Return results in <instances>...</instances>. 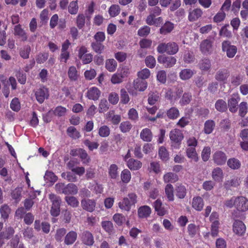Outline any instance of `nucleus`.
Wrapping results in <instances>:
<instances>
[{"label":"nucleus","instance_id":"nucleus-41","mask_svg":"<svg viewBox=\"0 0 248 248\" xmlns=\"http://www.w3.org/2000/svg\"><path fill=\"white\" fill-rule=\"evenodd\" d=\"M243 77L240 73H236L232 75L231 82L234 86H238L240 85L243 81Z\"/></svg>","mask_w":248,"mask_h":248},{"label":"nucleus","instance_id":"nucleus-11","mask_svg":"<svg viewBox=\"0 0 248 248\" xmlns=\"http://www.w3.org/2000/svg\"><path fill=\"white\" fill-rule=\"evenodd\" d=\"M159 63L163 64L165 67H173L176 63V59L172 56H165L160 55L157 58Z\"/></svg>","mask_w":248,"mask_h":248},{"label":"nucleus","instance_id":"nucleus-14","mask_svg":"<svg viewBox=\"0 0 248 248\" xmlns=\"http://www.w3.org/2000/svg\"><path fill=\"white\" fill-rule=\"evenodd\" d=\"M230 76V72L226 68L218 70L216 73L215 79L219 82L226 83Z\"/></svg>","mask_w":248,"mask_h":248},{"label":"nucleus","instance_id":"nucleus-53","mask_svg":"<svg viewBox=\"0 0 248 248\" xmlns=\"http://www.w3.org/2000/svg\"><path fill=\"white\" fill-rule=\"evenodd\" d=\"M31 51V46L29 45L24 46L19 51V55L21 57L24 59H27L29 58V55Z\"/></svg>","mask_w":248,"mask_h":248},{"label":"nucleus","instance_id":"nucleus-40","mask_svg":"<svg viewBox=\"0 0 248 248\" xmlns=\"http://www.w3.org/2000/svg\"><path fill=\"white\" fill-rule=\"evenodd\" d=\"M102 228L109 234H111L114 232V227L113 223L110 221H103L101 222Z\"/></svg>","mask_w":248,"mask_h":248},{"label":"nucleus","instance_id":"nucleus-5","mask_svg":"<svg viewBox=\"0 0 248 248\" xmlns=\"http://www.w3.org/2000/svg\"><path fill=\"white\" fill-rule=\"evenodd\" d=\"M49 199L52 203L50 210L51 215L53 217H57L60 213L61 199L59 196L53 193L49 195Z\"/></svg>","mask_w":248,"mask_h":248},{"label":"nucleus","instance_id":"nucleus-20","mask_svg":"<svg viewBox=\"0 0 248 248\" xmlns=\"http://www.w3.org/2000/svg\"><path fill=\"white\" fill-rule=\"evenodd\" d=\"M14 35L18 36L22 41H26L28 39V35L25 31L22 28L20 24L16 25L14 27Z\"/></svg>","mask_w":248,"mask_h":248},{"label":"nucleus","instance_id":"nucleus-21","mask_svg":"<svg viewBox=\"0 0 248 248\" xmlns=\"http://www.w3.org/2000/svg\"><path fill=\"white\" fill-rule=\"evenodd\" d=\"M153 206L158 216H163L166 214L167 210L163 206V204L160 199L156 200L154 202Z\"/></svg>","mask_w":248,"mask_h":248},{"label":"nucleus","instance_id":"nucleus-57","mask_svg":"<svg viewBox=\"0 0 248 248\" xmlns=\"http://www.w3.org/2000/svg\"><path fill=\"white\" fill-rule=\"evenodd\" d=\"M22 190L20 188L17 187L13 190L11 193L13 199L15 200L16 202H18L21 198Z\"/></svg>","mask_w":248,"mask_h":248},{"label":"nucleus","instance_id":"nucleus-48","mask_svg":"<svg viewBox=\"0 0 248 248\" xmlns=\"http://www.w3.org/2000/svg\"><path fill=\"white\" fill-rule=\"evenodd\" d=\"M158 155L163 161H167L169 159V154L168 150L164 146H161L158 150Z\"/></svg>","mask_w":248,"mask_h":248},{"label":"nucleus","instance_id":"nucleus-56","mask_svg":"<svg viewBox=\"0 0 248 248\" xmlns=\"http://www.w3.org/2000/svg\"><path fill=\"white\" fill-rule=\"evenodd\" d=\"M78 0H73L70 2L68 6V12L72 15H76L78 13Z\"/></svg>","mask_w":248,"mask_h":248},{"label":"nucleus","instance_id":"nucleus-27","mask_svg":"<svg viewBox=\"0 0 248 248\" xmlns=\"http://www.w3.org/2000/svg\"><path fill=\"white\" fill-rule=\"evenodd\" d=\"M174 29V24L170 21H166L160 28L159 32L163 35L167 34L171 32Z\"/></svg>","mask_w":248,"mask_h":248},{"label":"nucleus","instance_id":"nucleus-43","mask_svg":"<svg viewBox=\"0 0 248 248\" xmlns=\"http://www.w3.org/2000/svg\"><path fill=\"white\" fill-rule=\"evenodd\" d=\"M163 180L165 183H175L178 180L177 174L172 172H168L164 174Z\"/></svg>","mask_w":248,"mask_h":248},{"label":"nucleus","instance_id":"nucleus-30","mask_svg":"<svg viewBox=\"0 0 248 248\" xmlns=\"http://www.w3.org/2000/svg\"><path fill=\"white\" fill-rule=\"evenodd\" d=\"M212 177L213 179L216 182H219L222 181L223 178L222 170L219 167H217L213 169L212 172Z\"/></svg>","mask_w":248,"mask_h":248},{"label":"nucleus","instance_id":"nucleus-23","mask_svg":"<svg viewBox=\"0 0 248 248\" xmlns=\"http://www.w3.org/2000/svg\"><path fill=\"white\" fill-rule=\"evenodd\" d=\"M142 163L134 158H130L127 161V166L131 170H137L142 167Z\"/></svg>","mask_w":248,"mask_h":248},{"label":"nucleus","instance_id":"nucleus-29","mask_svg":"<svg viewBox=\"0 0 248 248\" xmlns=\"http://www.w3.org/2000/svg\"><path fill=\"white\" fill-rule=\"evenodd\" d=\"M148 96V102L150 105L155 104L160 99V94L157 91H150Z\"/></svg>","mask_w":248,"mask_h":248},{"label":"nucleus","instance_id":"nucleus-61","mask_svg":"<svg viewBox=\"0 0 248 248\" xmlns=\"http://www.w3.org/2000/svg\"><path fill=\"white\" fill-rule=\"evenodd\" d=\"M120 10L118 5L112 4L108 9V13L111 17H115L119 14Z\"/></svg>","mask_w":248,"mask_h":248},{"label":"nucleus","instance_id":"nucleus-26","mask_svg":"<svg viewBox=\"0 0 248 248\" xmlns=\"http://www.w3.org/2000/svg\"><path fill=\"white\" fill-rule=\"evenodd\" d=\"M203 14L202 10L200 8H196L189 12L188 15V19L191 22H193L198 20L201 17Z\"/></svg>","mask_w":248,"mask_h":248},{"label":"nucleus","instance_id":"nucleus-8","mask_svg":"<svg viewBox=\"0 0 248 248\" xmlns=\"http://www.w3.org/2000/svg\"><path fill=\"white\" fill-rule=\"evenodd\" d=\"M246 226L240 220H235L232 224V231L238 236H243L246 232Z\"/></svg>","mask_w":248,"mask_h":248},{"label":"nucleus","instance_id":"nucleus-51","mask_svg":"<svg viewBox=\"0 0 248 248\" xmlns=\"http://www.w3.org/2000/svg\"><path fill=\"white\" fill-rule=\"evenodd\" d=\"M239 115L244 117L248 112V104L246 102H242L238 106Z\"/></svg>","mask_w":248,"mask_h":248},{"label":"nucleus","instance_id":"nucleus-62","mask_svg":"<svg viewBox=\"0 0 248 248\" xmlns=\"http://www.w3.org/2000/svg\"><path fill=\"white\" fill-rule=\"evenodd\" d=\"M118 167L116 164H111L108 169V174L111 179H116L118 176Z\"/></svg>","mask_w":248,"mask_h":248},{"label":"nucleus","instance_id":"nucleus-37","mask_svg":"<svg viewBox=\"0 0 248 248\" xmlns=\"http://www.w3.org/2000/svg\"><path fill=\"white\" fill-rule=\"evenodd\" d=\"M194 74V73L193 70L190 69H184L180 72L179 77L181 79L186 80L190 79Z\"/></svg>","mask_w":248,"mask_h":248},{"label":"nucleus","instance_id":"nucleus-16","mask_svg":"<svg viewBox=\"0 0 248 248\" xmlns=\"http://www.w3.org/2000/svg\"><path fill=\"white\" fill-rule=\"evenodd\" d=\"M86 96L90 100H97L100 96L101 91L96 87L90 88L86 93Z\"/></svg>","mask_w":248,"mask_h":248},{"label":"nucleus","instance_id":"nucleus-31","mask_svg":"<svg viewBox=\"0 0 248 248\" xmlns=\"http://www.w3.org/2000/svg\"><path fill=\"white\" fill-rule=\"evenodd\" d=\"M138 213L139 217L146 218L150 215L151 209L147 205H143L138 209Z\"/></svg>","mask_w":248,"mask_h":248},{"label":"nucleus","instance_id":"nucleus-46","mask_svg":"<svg viewBox=\"0 0 248 248\" xmlns=\"http://www.w3.org/2000/svg\"><path fill=\"white\" fill-rule=\"evenodd\" d=\"M117 66L116 61L113 59H110L106 60L105 67L110 72L115 71Z\"/></svg>","mask_w":248,"mask_h":248},{"label":"nucleus","instance_id":"nucleus-59","mask_svg":"<svg viewBox=\"0 0 248 248\" xmlns=\"http://www.w3.org/2000/svg\"><path fill=\"white\" fill-rule=\"evenodd\" d=\"M10 211L11 209L7 205L4 204L2 205L0 208V213L1 217L4 219H7Z\"/></svg>","mask_w":248,"mask_h":248},{"label":"nucleus","instance_id":"nucleus-7","mask_svg":"<svg viewBox=\"0 0 248 248\" xmlns=\"http://www.w3.org/2000/svg\"><path fill=\"white\" fill-rule=\"evenodd\" d=\"M87 52V48L84 46H81L78 50V57L84 64L90 63L93 60V55Z\"/></svg>","mask_w":248,"mask_h":248},{"label":"nucleus","instance_id":"nucleus-35","mask_svg":"<svg viewBox=\"0 0 248 248\" xmlns=\"http://www.w3.org/2000/svg\"><path fill=\"white\" fill-rule=\"evenodd\" d=\"M165 192L168 201H174V188L171 184H168L165 188Z\"/></svg>","mask_w":248,"mask_h":248},{"label":"nucleus","instance_id":"nucleus-17","mask_svg":"<svg viewBox=\"0 0 248 248\" xmlns=\"http://www.w3.org/2000/svg\"><path fill=\"white\" fill-rule=\"evenodd\" d=\"M213 42L210 39L203 40L200 46V50L203 54L210 53L212 51Z\"/></svg>","mask_w":248,"mask_h":248},{"label":"nucleus","instance_id":"nucleus-45","mask_svg":"<svg viewBox=\"0 0 248 248\" xmlns=\"http://www.w3.org/2000/svg\"><path fill=\"white\" fill-rule=\"evenodd\" d=\"M98 133L100 137L107 138L110 134V128L106 125H102L98 128Z\"/></svg>","mask_w":248,"mask_h":248},{"label":"nucleus","instance_id":"nucleus-38","mask_svg":"<svg viewBox=\"0 0 248 248\" xmlns=\"http://www.w3.org/2000/svg\"><path fill=\"white\" fill-rule=\"evenodd\" d=\"M66 132L68 136L73 139H79L81 136L79 132L74 126H71L68 127Z\"/></svg>","mask_w":248,"mask_h":248},{"label":"nucleus","instance_id":"nucleus-13","mask_svg":"<svg viewBox=\"0 0 248 248\" xmlns=\"http://www.w3.org/2000/svg\"><path fill=\"white\" fill-rule=\"evenodd\" d=\"M96 201L94 199H84L81 201L82 209L89 212H93L96 207Z\"/></svg>","mask_w":248,"mask_h":248},{"label":"nucleus","instance_id":"nucleus-1","mask_svg":"<svg viewBox=\"0 0 248 248\" xmlns=\"http://www.w3.org/2000/svg\"><path fill=\"white\" fill-rule=\"evenodd\" d=\"M224 205L229 208L234 207L239 212H245L248 210V199L242 196L232 197L225 201Z\"/></svg>","mask_w":248,"mask_h":248},{"label":"nucleus","instance_id":"nucleus-36","mask_svg":"<svg viewBox=\"0 0 248 248\" xmlns=\"http://www.w3.org/2000/svg\"><path fill=\"white\" fill-rule=\"evenodd\" d=\"M227 165L232 170H238L241 167V162L237 158L232 157L229 159L227 161Z\"/></svg>","mask_w":248,"mask_h":248},{"label":"nucleus","instance_id":"nucleus-33","mask_svg":"<svg viewBox=\"0 0 248 248\" xmlns=\"http://www.w3.org/2000/svg\"><path fill=\"white\" fill-rule=\"evenodd\" d=\"M78 152L79 157L83 164H87L90 162L91 160L90 157L84 149L79 148L78 150L75 151V152Z\"/></svg>","mask_w":248,"mask_h":248},{"label":"nucleus","instance_id":"nucleus-44","mask_svg":"<svg viewBox=\"0 0 248 248\" xmlns=\"http://www.w3.org/2000/svg\"><path fill=\"white\" fill-rule=\"evenodd\" d=\"M176 196L179 199H184L186 194V189L185 186L182 185L177 186L175 188Z\"/></svg>","mask_w":248,"mask_h":248},{"label":"nucleus","instance_id":"nucleus-42","mask_svg":"<svg viewBox=\"0 0 248 248\" xmlns=\"http://www.w3.org/2000/svg\"><path fill=\"white\" fill-rule=\"evenodd\" d=\"M199 66L201 70L207 71L211 68V61L208 59H203L199 62Z\"/></svg>","mask_w":248,"mask_h":248},{"label":"nucleus","instance_id":"nucleus-60","mask_svg":"<svg viewBox=\"0 0 248 248\" xmlns=\"http://www.w3.org/2000/svg\"><path fill=\"white\" fill-rule=\"evenodd\" d=\"M121 177L123 183H128L131 178L130 171L128 169L124 170L121 172Z\"/></svg>","mask_w":248,"mask_h":248},{"label":"nucleus","instance_id":"nucleus-63","mask_svg":"<svg viewBox=\"0 0 248 248\" xmlns=\"http://www.w3.org/2000/svg\"><path fill=\"white\" fill-rule=\"evenodd\" d=\"M120 97H121V103L123 104H127L130 98L129 95L124 89H122L120 91Z\"/></svg>","mask_w":248,"mask_h":248},{"label":"nucleus","instance_id":"nucleus-25","mask_svg":"<svg viewBox=\"0 0 248 248\" xmlns=\"http://www.w3.org/2000/svg\"><path fill=\"white\" fill-rule=\"evenodd\" d=\"M186 155L191 161L197 162L199 160L198 154L194 147H187L186 149Z\"/></svg>","mask_w":248,"mask_h":248},{"label":"nucleus","instance_id":"nucleus-64","mask_svg":"<svg viewBox=\"0 0 248 248\" xmlns=\"http://www.w3.org/2000/svg\"><path fill=\"white\" fill-rule=\"evenodd\" d=\"M192 95L190 93H185L182 95V98L180 101L181 105H186L190 103L192 100Z\"/></svg>","mask_w":248,"mask_h":248},{"label":"nucleus","instance_id":"nucleus-9","mask_svg":"<svg viewBox=\"0 0 248 248\" xmlns=\"http://www.w3.org/2000/svg\"><path fill=\"white\" fill-rule=\"evenodd\" d=\"M213 161L217 165L222 166L226 164L227 161V156L225 152L217 150L213 155Z\"/></svg>","mask_w":248,"mask_h":248},{"label":"nucleus","instance_id":"nucleus-6","mask_svg":"<svg viewBox=\"0 0 248 248\" xmlns=\"http://www.w3.org/2000/svg\"><path fill=\"white\" fill-rule=\"evenodd\" d=\"M222 51L226 52L229 58H233L237 52V48L235 46L232 45L230 41H224L221 44Z\"/></svg>","mask_w":248,"mask_h":248},{"label":"nucleus","instance_id":"nucleus-39","mask_svg":"<svg viewBox=\"0 0 248 248\" xmlns=\"http://www.w3.org/2000/svg\"><path fill=\"white\" fill-rule=\"evenodd\" d=\"M215 127V123L212 120L205 121L204 124V132L206 134H211Z\"/></svg>","mask_w":248,"mask_h":248},{"label":"nucleus","instance_id":"nucleus-34","mask_svg":"<svg viewBox=\"0 0 248 248\" xmlns=\"http://www.w3.org/2000/svg\"><path fill=\"white\" fill-rule=\"evenodd\" d=\"M203 199L199 196L194 197L192 201V207L197 211H201L203 207Z\"/></svg>","mask_w":248,"mask_h":248},{"label":"nucleus","instance_id":"nucleus-52","mask_svg":"<svg viewBox=\"0 0 248 248\" xmlns=\"http://www.w3.org/2000/svg\"><path fill=\"white\" fill-rule=\"evenodd\" d=\"M228 28H230L229 24H225L222 27L219 31V35L228 38H231L232 37V33L231 31L228 29Z\"/></svg>","mask_w":248,"mask_h":248},{"label":"nucleus","instance_id":"nucleus-15","mask_svg":"<svg viewBox=\"0 0 248 248\" xmlns=\"http://www.w3.org/2000/svg\"><path fill=\"white\" fill-rule=\"evenodd\" d=\"M183 93L182 88H178L176 91L173 92L171 90H168L165 95L166 98L171 101H175L179 99Z\"/></svg>","mask_w":248,"mask_h":248},{"label":"nucleus","instance_id":"nucleus-28","mask_svg":"<svg viewBox=\"0 0 248 248\" xmlns=\"http://www.w3.org/2000/svg\"><path fill=\"white\" fill-rule=\"evenodd\" d=\"M78 192V188L77 186L73 184L69 183L65 186V188L62 191V193L65 195H76Z\"/></svg>","mask_w":248,"mask_h":248},{"label":"nucleus","instance_id":"nucleus-54","mask_svg":"<svg viewBox=\"0 0 248 248\" xmlns=\"http://www.w3.org/2000/svg\"><path fill=\"white\" fill-rule=\"evenodd\" d=\"M91 47L93 50L98 54H101L105 48L102 43L98 42L92 43Z\"/></svg>","mask_w":248,"mask_h":248},{"label":"nucleus","instance_id":"nucleus-4","mask_svg":"<svg viewBox=\"0 0 248 248\" xmlns=\"http://www.w3.org/2000/svg\"><path fill=\"white\" fill-rule=\"evenodd\" d=\"M184 137L183 133L180 129L175 128L170 131V138L171 142V146L176 149H179Z\"/></svg>","mask_w":248,"mask_h":248},{"label":"nucleus","instance_id":"nucleus-32","mask_svg":"<svg viewBox=\"0 0 248 248\" xmlns=\"http://www.w3.org/2000/svg\"><path fill=\"white\" fill-rule=\"evenodd\" d=\"M140 137L144 141H151L153 138L151 130L147 128L143 129L140 133Z\"/></svg>","mask_w":248,"mask_h":248},{"label":"nucleus","instance_id":"nucleus-10","mask_svg":"<svg viewBox=\"0 0 248 248\" xmlns=\"http://www.w3.org/2000/svg\"><path fill=\"white\" fill-rule=\"evenodd\" d=\"M80 239L82 243L88 247L92 246L94 243V237L91 232L89 231H84L80 235Z\"/></svg>","mask_w":248,"mask_h":248},{"label":"nucleus","instance_id":"nucleus-22","mask_svg":"<svg viewBox=\"0 0 248 248\" xmlns=\"http://www.w3.org/2000/svg\"><path fill=\"white\" fill-rule=\"evenodd\" d=\"M78 237L77 232L71 231L68 232L64 238V244L66 245H71L76 241Z\"/></svg>","mask_w":248,"mask_h":248},{"label":"nucleus","instance_id":"nucleus-18","mask_svg":"<svg viewBox=\"0 0 248 248\" xmlns=\"http://www.w3.org/2000/svg\"><path fill=\"white\" fill-rule=\"evenodd\" d=\"M240 100V97L236 95H233L228 101V105L229 110L232 113H235L237 110V106L238 101Z\"/></svg>","mask_w":248,"mask_h":248},{"label":"nucleus","instance_id":"nucleus-12","mask_svg":"<svg viewBox=\"0 0 248 248\" xmlns=\"http://www.w3.org/2000/svg\"><path fill=\"white\" fill-rule=\"evenodd\" d=\"M35 95L37 101L40 104L44 102L46 99L49 96V91L47 88L44 86L36 90Z\"/></svg>","mask_w":248,"mask_h":248},{"label":"nucleus","instance_id":"nucleus-55","mask_svg":"<svg viewBox=\"0 0 248 248\" xmlns=\"http://www.w3.org/2000/svg\"><path fill=\"white\" fill-rule=\"evenodd\" d=\"M65 200L67 203L73 208H76L79 205V202L77 198L74 196H66Z\"/></svg>","mask_w":248,"mask_h":248},{"label":"nucleus","instance_id":"nucleus-19","mask_svg":"<svg viewBox=\"0 0 248 248\" xmlns=\"http://www.w3.org/2000/svg\"><path fill=\"white\" fill-rule=\"evenodd\" d=\"M147 82L145 80L137 78L133 81V87L137 91L143 92L147 88Z\"/></svg>","mask_w":248,"mask_h":248},{"label":"nucleus","instance_id":"nucleus-3","mask_svg":"<svg viewBox=\"0 0 248 248\" xmlns=\"http://www.w3.org/2000/svg\"><path fill=\"white\" fill-rule=\"evenodd\" d=\"M137 196L134 193H129L127 197H124L122 202H119V207L122 210L128 211L132 205L137 202Z\"/></svg>","mask_w":248,"mask_h":248},{"label":"nucleus","instance_id":"nucleus-47","mask_svg":"<svg viewBox=\"0 0 248 248\" xmlns=\"http://www.w3.org/2000/svg\"><path fill=\"white\" fill-rule=\"evenodd\" d=\"M215 108L220 112H225L227 110V103L223 99H218L215 103Z\"/></svg>","mask_w":248,"mask_h":248},{"label":"nucleus","instance_id":"nucleus-24","mask_svg":"<svg viewBox=\"0 0 248 248\" xmlns=\"http://www.w3.org/2000/svg\"><path fill=\"white\" fill-rule=\"evenodd\" d=\"M180 116V111L179 109L175 107H172L167 110V117L171 120H174L178 118Z\"/></svg>","mask_w":248,"mask_h":248},{"label":"nucleus","instance_id":"nucleus-2","mask_svg":"<svg viewBox=\"0 0 248 248\" xmlns=\"http://www.w3.org/2000/svg\"><path fill=\"white\" fill-rule=\"evenodd\" d=\"M179 50V46L177 43L170 42L167 44L162 43L157 47V51L159 53H167L171 55L175 54Z\"/></svg>","mask_w":248,"mask_h":248},{"label":"nucleus","instance_id":"nucleus-58","mask_svg":"<svg viewBox=\"0 0 248 248\" xmlns=\"http://www.w3.org/2000/svg\"><path fill=\"white\" fill-rule=\"evenodd\" d=\"M109 104L106 99H101L98 106L99 111L102 113L107 111L109 109Z\"/></svg>","mask_w":248,"mask_h":248},{"label":"nucleus","instance_id":"nucleus-50","mask_svg":"<svg viewBox=\"0 0 248 248\" xmlns=\"http://www.w3.org/2000/svg\"><path fill=\"white\" fill-rule=\"evenodd\" d=\"M187 232L191 237H194L197 234L199 233V228L193 223H190L187 226Z\"/></svg>","mask_w":248,"mask_h":248},{"label":"nucleus","instance_id":"nucleus-49","mask_svg":"<svg viewBox=\"0 0 248 248\" xmlns=\"http://www.w3.org/2000/svg\"><path fill=\"white\" fill-rule=\"evenodd\" d=\"M68 76L70 80L76 81L78 78V73L77 68L74 66H71L68 70Z\"/></svg>","mask_w":248,"mask_h":248}]
</instances>
